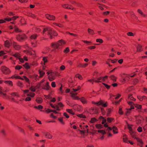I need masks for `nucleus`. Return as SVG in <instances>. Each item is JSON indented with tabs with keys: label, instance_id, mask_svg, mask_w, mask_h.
Segmentation results:
<instances>
[{
	"label": "nucleus",
	"instance_id": "obj_1",
	"mask_svg": "<svg viewBox=\"0 0 147 147\" xmlns=\"http://www.w3.org/2000/svg\"><path fill=\"white\" fill-rule=\"evenodd\" d=\"M43 34H47L51 39H52L53 38L52 35L56 36L57 35V32L49 27L44 29L43 30Z\"/></svg>",
	"mask_w": 147,
	"mask_h": 147
},
{
	"label": "nucleus",
	"instance_id": "obj_2",
	"mask_svg": "<svg viewBox=\"0 0 147 147\" xmlns=\"http://www.w3.org/2000/svg\"><path fill=\"white\" fill-rule=\"evenodd\" d=\"M12 55L15 57L17 59H18L19 61L22 63H23L24 61H28V59L26 56H24L22 58L20 54L18 53H16L13 54Z\"/></svg>",
	"mask_w": 147,
	"mask_h": 147
},
{
	"label": "nucleus",
	"instance_id": "obj_3",
	"mask_svg": "<svg viewBox=\"0 0 147 147\" xmlns=\"http://www.w3.org/2000/svg\"><path fill=\"white\" fill-rule=\"evenodd\" d=\"M65 43V42L63 40H61L59 41L57 43H52L51 46L55 49H58L60 48L61 47L64 45Z\"/></svg>",
	"mask_w": 147,
	"mask_h": 147
},
{
	"label": "nucleus",
	"instance_id": "obj_4",
	"mask_svg": "<svg viewBox=\"0 0 147 147\" xmlns=\"http://www.w3.org/2000/svg\"><path fill=\"white\" fill-rule=\"evenodd\" d=\"M80 89V87L79 88L77 89L73 88L71 89L70 94L71 95V96L74 99H77V97L75 95H77V93L76 92L79 90Z\"/></svg>",
	"mask_w": 147,
	"mask_h": 147
},
{
	"label": "nucleus",
	"instance_id": "obj_5",
	"mask_svg": "<svg viewBox=\"0 0 147 147\" xmlns=\"http://www.w3.org/2000/svg\"><path fill=\"white\" fill-rule=\"evenodd\" d=\"M48 75H49L48 76L49 80L51 81L55 80L56 78V75L55 73L52 72H47Z\"/></svg>",
	"mask_w": 147,
	"mask_h": 147
},
{
	"label": "nucleus",
	"instance_id": "obj_6",
	"mask_svg": "<svg viewBox=\"0 0 147 147\" xmlns=\"http://www.w3.org/2000/svg\"><path fill=\"white\" fill-rule=\"evenodd\" d=\"M136 74L134 72L133 74H124L122 76V77L123 78V82H125L126 80H128L127 78H129V77H134L135 75H136Z\"/></svg>",
	"mask_w": 147,
	"mask_h": 147
},
{
	"label": "nucleus",
	"instance_id": "obj_7",
	"mask_svg": "<svg viewBox=\"0 0 147 147\" xmlns=\"http://www.w3.org/2000/svg\"><path fill=\"white\" fill-rule=\"evenodd\" d=\"M130 134L131 136L134 138L136 139L138 142H140L141 143H142V140L138 138L135 135V132L133 131H129Z\"/></svg>",
	"mask_w": 147,
	"mask_h": 147
},
{
	"label": "nucleus",
	"instance_id": "obj_8",
	"mask_svg": "<svg viewBox=\"0 0 147 147\" xmlns=\"http://www.w3.org/2000/svg\"><path fill=\"white\" fill-rule=\"evenodd\" d=\"M26 38V36L25 34H20L17 37V39L20 41H22Z\"/></svg>",
	"mask_w": 147,
	"mask_h": 147
},
{
	"label": "nucleus",
	"instance_id": "obj_9",
	"mask_svg": "<svg viewBox=\"0 0 147 147\" xmlns=\"http://www.w3.org/2000/svg\"><path fill=\"white\" fill-rule=\"evenodd\" d=\"M1 70L5 74H9L10 72L9 69L4 66H3L1 67Z\"/></svg>",
	"mask_w": 147,
	"mask_h": 147
},
{
	"label": "nucleus",
	"instance_id": "obj_10",
	"mask_svg": "<svg viewBox=\"0 0 147 147\" xmlns=\"http://www.w3.org/2000/svg\"><path fill=\"white\" fill-rule=\"evenodd\" d=\"M45 16L47 19L50 20H54L55 18V17L54 16L49 14H46Z\"/></svg>",
	"mask_w": 147,
	"mask_h": 147
},
{
	"label": "nucleus",
	"instance_id": "obj_11",
	"mask_svg": "<svg viewBox=\"0 0 147 147\" xmlns=\"http://www.w3.org/2000/svg\"><path fill=\"white\" fill-rule=\"evenodd\" d=\"M128 104L130 105L131 107L129 109L127 110V113H130V111L131 109H134V107L133 106L134 105V104L131 101H129V102H128Z\"/></svg>",
	"mask_w": 147,
	"mask_h": 147
},
{
	"label": "nucleus",
	"instance_id": "obj_12",
	"mask_svg": "<svg viewBox=\"0 0 147 147\" xmlns=\"http://www.w3.org/2000/svg\"><path fill=\"white\" fill-rule=\"evenodd\" d=\"M94 104L96 105L97 106L100 105H102V106L105 107H107V105L106 103L103 104V102L101 100L97 102H94Z\"/></svg>",
	"mask_w": 147,
	"mask_h": 147
},
{
	"label": "nucleus",
	"instance_id": "obj_13",
	"mask_svg": "<svg viewBox=\"0 0 147 147\" xmlns=\"http://www.w3.org/2000/svg\"><path fill=\"white\" fill-rule=\"evenodd\" d=\"M62 6L63 7L65 8H67V9H71L72 10H74L75 9L74 8H72L71 7H72V6L71 5H69L68 4H65L62 5Z\"/></svg>",
	"mask_w": 147,
	"mask_h": 147
},
{
	"label": "nucleus",
	"instance_id": "obj_14",
	"mask_svg": "<svg viewBox=\"0 0 147 147\" xmlns=\"http://www.w3.org/2000/svg\"><path fill=\"white\" fill-rule=\"evenodd\" d=\"M42 133L49 139H51L53 137V136L47 132H42Z\"/></svg>",
	"mask_w": 147,
	"mask_h": 147
},
{
	"label": "nucleus",
	"instance_id": "obj_15",
	"mask_svg": "<svg viewBox=\"0 0 147 147\" xmlns=\"http://www.w3.org/2000/svg\"><path fill=\"white\" fill-rule=\"evenodd\" d=\"M117 60L115 59L114 60H111L108 59L107 61V64H110V63H115L117 61Z\"/></svg>",
	"mask_w": 147,
	"mask_h": 147
},
{
	"label": "nucleus",
	"instance_id": "obj_16",
	"mask_svg": "<svg viewBox=\"0 0 147 147\" xmlns=\"http://www.w3.org/2000/svg\"><path fill=\"white\" fill-rule=\"evenodd\" d=\"M50 86L48 82H47L46 85H43V86L42 87V88L46 90H48L49 89Z\"/></svg>",
	"mask_w": 147,
	"mask_h": 147
},
{
	"label": "nucleus",
	"instance_id": "obj_17",
	"mask_svg": "<svg viewBox=\"0 0 147 147\" xmlns=\"http://www.w3.org/2000/svg\"><path fill=\"white\" fill-rule=\"evenodd\" d=\"M138 98L140 101H142L143 100L147 101V97L145 96H139Z\"/></svg>",
	"mask_w": 147,
	"mask_h": 147
},
{
	"label": "nucleus",
	"instance_id": "obj_18",
	"mask_svg": "<svg viewBox=\"0 0 147 147\" xmlns=\"http://www.w3.org/2000/svg\"><path fill=\"white\" fill-rule=\"evenodd\" d=\"M13 47L16 50H18L19 48V46L15 42H13Z\"/></svg>",
	"mask_w": 147,
	"mask_h": 147
},
{
	"label": "nucleus",
	"instance_id": "obj_19",
	"mask_svg": "<svg viewBox=\"0 0 147 147\" xmlns=\"http://www.w3.org/2000/svg\"><path fill=\"white\" fill-rule=\"evenodd\" d=\"M50 105L53 108L56 109L57 110L59 111L60 109H59L58 106L57 105H56L55 106H54L52 104L50 103Z\"/></svg>",
	"mask_w": 147,
	"mask_h": 147
},
{
	"label": "nucleus",
	"instance_id": "obj_20",
	"mask_svg": "<svg viewBox=\"0 0 147 147\" xmlns=\"http://www.w3.org/2000/svg\"><path fill=\"white\" fill-rule=\"evenodd\" d=\"M5 46L6 47L9 48L11 45V44L8 40H6L5 42Z\"/></svg>",
	"mask_w": 147,
	"mask_h": 147
},
{
	"label": "nucleus",
	"instance_id": "obj_21",
	"mask_svg": "<svg viewBox=\"0 0 147 147\" xmlns=\"http://www.w3.org/2000/svg\"><path fill=\"white\" fill-rule=\"evenodd\" d=\"M6 91V90L5 88H3L1 91H0V94H3L4 96H6V94L4 93L3 92H5Z\"/></svg>",
	"mask_w": 147,
	"mask_h": 147
},
{
	"label": "nucleus",
	"instance_id": "obj_22",
	"mask_svg": "<svg viewBox=\"0 0 147 147\" xmlns=\"http://www.w3.org/2000/svg\"><path fill=\"white\" fill-rule=\"evenodd\" d=\"M36 101L38 103L40 104L42 102V99L40 97H38L36 99Z\"/></svg>",
	"mask_w": 147,
	"mask_h": 147
},
{
	"label": "nucleus",
	"instance_id": "obj_23",
	"mask_svg": "<svg viewBox=\"0 0 147 147\" xmlns=\"http://www.w3.org/2000/svg\"><path fill=\"white\" fill-rule=\"evenodd\" d=\"M39 72L40 74L39 76V77L40 78H41L42 77V76L45 74V72H44L43 71H41L40 70H39Z\"/></svg>",
	"mask_w": 147,
	"mask_h": 147
},
{
	"label": "nucleus",
	"instance_id": "obj_24",
	"mask_svg": "<svg viewBox=\"0 0 147 147\" xmlns=\"http://www.w3.org/2000/svg\"><path fill=\"white\" fill-rule=\"evenodd\" d=\"M37 36V35L36 34H34L30 36V39L31 40L35 39Z\"/></svg>",
	"mask_w": 147,
	"mask_h": 147
},
{
	"label": "nucleus",
	"instance_id": "obj_25",
	"mask_svg": "<svg viewBox=\"0 0 147 147\" xmlns=\"http://www.w3.org/2000/svg\"><path fill=\"white\" fill-rule=\"evenodd\" d=\"M88 33L91 35H93L94 34V30L90 28H88Z\"/></svg>",
	"mask_w": 147,
	"mask_h": 147
},
{
	"label": "nucleus",
	"instance_id": "obj_26",
	"mask_svg": "<svg viewBox=\"0 0 147 147\" xmlns=\"http://www.w3.org/2000/svg\"><path fill=\"white\" fill-rule=\"evenodd\" d=\"M17 85L18 86L21 87L22 88L24 86V85L23 84V83L21 82L20 81H18V82L17 83Z\"/></svg>",
	"mask_w": 147,
	"mask_h": 147
},
{
	"label": "nucleus",
	"instance_id": "obj_27",
	"mask_svg": "<svg viewBox=\"0 0 147 147\" xmlns=\"http://www.w3.org/2000/svg\"><path fill=\"white\" fill-rule=\"evenodd\" d=\"M142 46L140 44H138V46L136 47L137 48V51L138 52L141 51L142 50L141 49L142 48Z\"/></svg>",
	"mask_w": 147,
	"mask_h": 147
},
{
	"label": "nucleus",
	"instance_id": "obj_28",
	"mask_svg": "<svg viewBox=\"0 0 147 147\" xmlns=\"http://www.w3.org/2000/svg\"><path fill=\"white\" fill-rule=\"evenodd\" d=\"M111 80L113 81L114 82H115L116 80V78L114 75H111L110 77Z\"/></svg>",
	"mask_w": 147,
	"mask_h": 147
},
{
	"label": "nucleus",
	"instance_id": "obj_29",
	"mask_svg": "<svg viewBox=\"0 0 147 147\" xmlns=\"http://www.w3.org/2000/svg\"><path fill=\"white\" fill-rule=\"evenodd\" d=\"M81 101L83 104H85L86 102V101L85 98L84 97H82L80 99Z\"/></svg>",
	"mask_w": 147,
	"mask_h": 147
},
{
	"label": "nucleus",
	"instance_id": "obj_30",
	"mask_svg": "<svg viewBox=\"0 0 147 147\" xmlns=\"http://www.w3.org/2000/svg\"><path fill=\"white\" fill-rule=\"evenodd\" d=\"M5 82L6 84H9L10 86H13L12 82L11 81H9V80L6 81H5Z\"/></svg>",
	"mask_w": 147,
	"mask_h": 147
},
{
	"label": "nucleus",
	"instance_id": "obj_31",
	"mask_svg": "<svg viewBox=\"0 0 147 147\" xmlns=\"http://www.w3.org/2000/svg\"><path fill=\"white\" fill-rule=\"evenodd\" d=\"M100 119H103L102 121V124H104L105 123H106V120L102 116H100L99 117Z\"/></svg>",
	"mask_w": 147,
	"mask_h": 147
},
{
	"label": "nucleus",
	"instance_id": "obj_32",
	"mask_svg": "<svg viewBox=\"0 0 147 147\" xmlns=\"http://www.w3.org/2000/svg\"><path fill=\"white\" fill-rule=\"evenodd\" d=\"M75 77L76 78H78L80 80H82V77L81 75L80 74H77L75 76Z\"/></svg>",
	"mask_w": 147,
	"mask_h": 147
},
{
	"label": "nucleus",
	"instance_id": "obj_33",
	"mask_svg": "<svg viewBox=\"0 0 147 147\" xmlns=\"http://www.w3.org/2000/svg\"><path fill=\"white\" fill-rule=\"evenodd\" d=\"M77 116L81 118H86V116L84 115L83 114H78L77 115Z\"/></svg>",
	"mask_w": 147,
	"mask_h": 147
},
{
	"label": "nucleus",
	"instance_id": "obj_34",
	"mask_svg": "<svg viewBox=\"0 0 147 147\" xmlns=\"http://www.w3.org/2000/svg\"><path fill=\"white\" fill-rule=\"evenodd\" d=\"M66 111L67 112H68L69 113L72 114V115L74 114V113L73 112L72 110L71 109H67L66 110Z\"/></svg>",
	"mask_w": 147,
	"mask_h": 147
},
{
	"label": "nucleus",
	"instance_id": "obj_35",
	"mask_svg": "<svg viewBox=\"0 0 147 147\" xmlns=\"http://www.w3.org/2000/svg\"><path fill=\"white\" fill-rule=\"evenodd\" d=\"M104 126L106 127H108L107 129L109 131L112 130V128L110 127H109L107 123L105 124Z\"/></svg>",
	"mask_w": 147,
	"mask_h": 147
},
{
	"label": "nucleus",
	"instance_id": "obj_36",
	"mask_svg": "<svg viewBox=\"0 0 147 147\" xmlns=\"http://www.w3.org/2000/svg\"><path fill=\"white\" fill-rule=\"evenodd\" d=\"M14 30L15 31L17 32H20L22 31L21 30L19 29L18 28H17L16 26H15Z\"/></svg>",
	"mask_w": 147,
	"mask_h": 147
},
{
	"label": "nucleus",
	"instance_id": "obj_37",
	"mask_svg": "<svg viewBox=\"0 0 147 147\" xmlns=\"http://www.w3.org/2000/svg\"><path fill=\"white\" fill-rule=\"evenodd\" d=\"M135 107L138 109H141L142 108V106L137 104H134Z\"/></svg>",
	"mask_w": 147,
	"mask_h": 147
},
{
	"label": "nucleus",
	"instance_id": "obj_38",
	"mask_svg": "<svg viewBox=\"0 0 147 147\" xmlns=\"http://www.w3.org/2000/svg\"><path fill=\"white\" fill-rule=\"evenodd\" d=\"M113 132H114V133H115V134H117V133H118L117 131H115V130H116L117 129V127H115V126H114L113 127Z\"/></svg>",
	"mask_w": 147,
	"mask_h": 147
},
{
	"label": "nucleus",
	"instance_id": "obj_39",
	"mask_svg": "<svg viewBox=\"0 0 147 147\" xmlns=\"http://www.w3.org/2000/svg\"><path fill=\"white\" fill-rule=\"evenodd\" d=\"M42 60L44 62V64L47 62V57H44L43 58Z\"/></svg>",
	"mask_w": 147,
	"mask_h": 147
},
{
	"label": "nucleus",
	"instance_id": "obj_40",
	"mask_svg": "<svg viewBox=\"0 0 147 147\" xmlns=\"http://www.w3.org/2000/svg\"><path fill=\"white\" fill-rule=\"evenodd\" d=\"M98 132L99 133H100L102 134H105L106 133V132L104 130H98Z\"/></svg>",
	"mask_w": 147,
	"mask_h": 147
},
{
	"label": "nucleus",
	"instance_id": "obj_41",
	"mask_svg": "<svg viewBox=\"0 0 147 147\" xmlns=\"http://www.w3.org/2000/svg\"><path fill=\"white\" fill-rule=\"evenodd\" d=\"M96 127L97 129H100L102 128V126L101 124H97Z\"/></svg>",
	"mask_w": 147,
	"mask_h": 147
},
{
	"label": "nucleus",
	"instance_id": "obj_42",
	"mask_svg": "<svg viewBox=\"0 0 147 147\" xmlns=\"http://www.w3.org/2000/svg\"><path fill=\"white\" fill-rule=\"evenodd\" d=\"M138 11L139 13L141 15L143 16L144 17H145V15L143 13L142 11L140 9H138Z\"/></svg>",
	"mask_w": 147,
	"mask_h": 147
},
{
	"label": "nucleus",
	"instance_id": "obj_43",
	"mask_svg": "<svg viewBox=\"0 0 147 147\" xmlns=\"http://www.w3.org/2000/svg\"><path fill=\"white\" fill-rule=\"evenodd\" d=\"M97 120V119H96L95 118H93L91 119L90 121L91 123H93L96 121Z\"/></svg>",
	"mask_w": 147,
	"mask_h": 147
},
{
	"label": "nucleus",
	"instance_id": "obj_44",
	"mask_svg": "<svg viewBox=\"0 0 147 147\" xmlns=\"http://www.w3.org/2000/svg\"><path fill=\"white\" fill-rule=\"evenodd\" d=\"M57 105L58 106L59 109V107L61 108L63 106V105L61 102H59L58 103V105Z\"/></svg>",
	"mask_w": 147,
	"mask_h": 147
},
{
	"label": "nucleus",
	"instance_id": "obj_45",
	"mask_svg": "<svg viewBox=\"0 0 147 147\" xmlns=\"http://www.w3.org/2000/svg\"><path fill=\"white\" fill-rule=\"evenodd\" d=\"M96 42H99L100 43H102L103 42V40L102 39L100 38L97 39L96 40Z\"/></svg>",
	"mask_w": 147,
	"mask_h": 147
},
{
	"label": "nucleus",
	"instance_id": "obj_46",
	"mask_svg": "<svg viewBox=\"0 0 147 147\" xmlns=\"http://www.w3.org/2000/svg\"><path fill=\"white\" fill-rule=\"evenodd\" d=\"M35 94L34 93H30L29 94H27V96H30L32 97H34L35 96Z\"/></svg>",
	"mask_w": 147,
	"mask_h": 147
},
{
	"label": "nucleus",
	"instance_id": "obj_47",
	"mask_svg": "<svg viewBox=\"0 0 147 147\" xmlns=\"http://www.w3.org/2000/svg\"><path fill=\"white\" fill-rule=\"evenodd\" d=\"M113 120V119L112 118L108 117L107 118V120L108 122L111 123Z\"/></svg>",
	"mask_w": 147,
	"mask_h": 147
},
{
	"label": "nucleus",
	"instance_id": "obj_48",
	"mask_svg": "<svg viewBox=\"0 0 147 147\" xmlns=\"http://www.w3.org/2000/svg\"><path fill=\"white\" fill-rule=\"evenodd\" d=\"M97 79L99 81H101V82L102 81H105L104 78H102V77H99V78H97Z\"/></svg>",
	"mask_w": 147,
	"mask_h": 147
},
{
	"label": "nucleus",
	"instance_id": "obj_49",
	"mask_svg": "<svg viewBox=\"0 0 147 147\" xmlns=\"http://www.w3.org/2000/svg\"><path fill=\"white\" fill-rule=\"evenodd\" d=\"M102 84L108 89H109L110 88V86L108 85L107 84H106L105 83H102Z\"/></svg>",
	"mask_w": 147,
	"mask_h": 147
},
{
	"label": "nucleus",
	"instance_id": "obj_50",
	"mask_svg": "<svg viewBox=\"0 0 147 147\" xmlns=\"http://www.w3.org/2000/svg\"><path fill=\"white\" fill-rule=\"evenodd\" d=\"M69 51V49L68 47L66 48V49L64 50V52L65 53H67Z\"/></svg>",
	"mask_w": 147,
	"mask_h": 147
},
{
	"label": "nucleus",
	"instance_id": "obj_51",
	"mask_svg": "<svg viewBox=\"0 0 147 147\" xmlns=\"http://www.w3.org/2000/svg\"><path fill=\"white\" fill-rule=\"evenodd\" d=\"M23 77H24V78L25 80V81H26V82H29V79L27 78V77L26 76H24Z\"/></svg>",
	"mask_w": 147,
	"mask_h": 147
},
{
	"label": "nucleus",
	"instance_id": "obj_52",
	"mask_svg": "<svg viewBox=\"0 0 147 147\" xmlns=\"http://www.w3.org/2000/svg\"><path fill=\"white\" fill-rule=\"evenodd\" d=\"M31 100V98L30 97H27L25 99V100L26 101H29Z\"/></svg>",
	"mask_w": 147,
	"mask_h": 147
},
{
	"label": "nucleus",
	"instance_id": "obj_53",
	"mask_svg": "<svg viewBox=\"0 0 147 147\" xmlns=\"http://www.w3.org/2000/svg\"><path fill=\"white\" fill-rule=\"evenodd\" d=\"M127 35L129 36H134L133 33L131 32H129L127 33Z\"/></svg>",
	"mask_w": 147,
	"mask_h": 147
},
{
	"label": "nucleus",
	"instance_id": "obj_54",
	"mask_svg": "<svg viewBox=\"0 0 147 147\" xmlns=\"http://www.w3.org/2000/svg\"><path fill=\"white\" fill-rule=\"evenodd\" d=\"M23 66L26 69H28L30 68L29 65H23Z\"/></svg>",
	"mask_w": 147,
	"mask_h": 147
},
{
	"label": "nucleus",
	"instance_id": "obj_55",
	"mask_svg": "<svg viewBox=\"0 0 147 147\" xmlns=\"http://www.w3.org/2000/svg\"><path fill=\"white\" fill-rule=\"evenodd\" d=\"M51 85L53 87H55L56 86V84L55 82H52Z\"/></svg>",
	"mask_w": 147,
	"mask_h": 147
},
{
	"label": "nucleus",
	"instance_id": "obj_56",
	"mask_svg": "<svg viewBox=\"0 0 147 147\" xmlns=\"http://www.w3.org/2000/svg\"><path fill=\"white\" fill-rule=\"evenodd\" d=\"M11 94L12 96H16L17 97H19V96L18 95H17L16 92L12 93H11Z\"/></svg>",
	"mask_w": 147,
	"mask_h": 147
},
{
	"label": "nucleus",
	"instance_id": "obj_57",
	"mask_svg": "<svg viewBox=\"0 0 147 147\" xmlns=\"http://www.w3.org/2000/svg\"><path fill=\"white\" fill-rule=\"evenodd\" d=\"M4 20L5 21H10L12 19L10 18H6Z\"/></svg>",
	"mask_w": 147,
	"mask_h": 147
},
{
	"label": "nucleus",
	"instance_id": "obj_58",
	"mask_svg": "<svg viewBox=\"0 0 147 147\" xmlns=\"http://www.w3.org/2000/svg\"><path fill=\"white\" fill-rule=\"evenodd\" d=\"M19 130H20L22 132L23 134H25V131H24V130L22 129V128L20 127H19Z\"/></svg>",
	"mask_w": 147,
	"mask_h": 147
},
{
	"label": "nucleus",
	"instance_id": "obj_59",
	"mask_svg": "<svg viewBox=\"0 0 147 147\" xmlns=\"http://www.w3.org/2000/svg\"><path fill=\"white\" fill-rule=\"evenodd\" d=\"M63 115L65 117L67 118L69 117V116L67 115L66 113H64L63 114Z\"/></svg>",
	"mask_w": 147,
	"mask_h": 147
},
{
	"label": "nucleus",
	"instance_id": "obj_60",
	"mask_svg": "<svg viewBox=\"0 0 147 147\" xmlns=\"http://www.w3.org/2000/svg\"><path fill=\"white\" fill-rule=\"evenodd\" d=\"M137 130L139 132H141L142 131V128L140 127H139L138 128Z\"/></svg>",
	"mask_w": 147,
	"mask_h": 147
},
{
	"label": "nucleus",
	"instance_id": "obj_61",
	"mask_svg": "<svg viewBox=\"0 0 147 147\" xmlns=\"http://www.w3.org/2000/svg\"><path fill=\"white\" fill-rule=\"evenodd\" d=\"M30 90L32 92H35L36 90V89L32 87L30 88Z\"/></svg>",
	"mask_w": 147,
	"mask_h": 147
},
{
	"label": "nucleus",
	"instance_id": "obj_62",
	"mask_svg": "<svg viewBox=\"0 0 147 147\" xmlns=\"http://www.w3.org/2000/svg\"><path fill=\"white\" fill-rule=\"evenodd\" d=\"M96 48V47L95 46H90V47H89L88 48L89 49H95Z\"/></svg>",
	"mask_w": 147,
	"mask_h": 147
},
{
	"label": "nucleus",
	"instance_id": "obj_63",
	"mask_svg": "<svg viewBox=\"0 0 147 147\" xmlns=\"http://www.w3.org/2000/svg\"><path fill=\"white\" fill-rule=\"evenodd\" d=\"M22 67L21 66H16L15 67V68L16 69L19 70Z\"/></svg>",
	"mask_w": 147,
	"mask_h": 147
},
{
	"label": "nucleus",
	"instance_id": "obj_64",
	"mask_svg": "<svg viewBox=\"0 0 147 147\" xmlns=\"http://www.w3.org/2000/svg\"><path fill=\"white\" fill-rule=\"evenodd\" d=\"M65 68V67L63 65H62L60 67V69L61 70H63Z\"/></svg>",
	"mask_w": 147,
	"mask_h": 147
}]
</instances>
